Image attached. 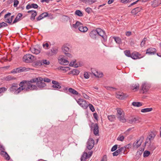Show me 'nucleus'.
<instances>
[{"mask_svg": "<svg viewBox=\"0 0 161 161\" xmlns=\"http://www.w3.org/2000/svg\"><path fill=\"white\" fill-rule=\"evenodd\" d=\"M21 86V91L24 90L25 92L37 90V87L35 85L31 84L29 81L23 80L21 81L19 84Z\"/></svg>", "mask_w": 161, "mask_h": 161, "instance_id": "1", "label": "nucleus"}, {"mask_svg": "<svg viewBox=\"0 0 161 161\" xmlns=\"http://www.w3.org/2000/svg\"><path fill=\"white\" fill-rule=\"evenodd\" d=\"M8 91L15 94H18L22 91L21 86L18 87V84L16 83H14L11 85Z\"/></svg>", "mask_w": 161, "mask_h": 161, "instance_id": "2", "label": "nucleus"}, {"mask_svg": "<svg viewBox=\"0 0 161 161\" xmlns=\"http://www.w3.org/2000/svg\"><path fill=\"white\" fill-rule=\"evenodd\" d=\"M79 105L84 109H86L88 107V103L87 101L81 98H79L77 100H76Z\"/></svg>", "mask_w": 161, "mask_h": 161, "instance_id": "3", "label": "nucleus"}, {"mask_svg": "<svg viewBox=\"0 0 161 161\" xmlns=\"http://www.w3.org/2000/svg\"><path fill=\"white\" fill-rule=\"evenodd\" d=\"M37 83H36V86L37 87V90H38V88H39L40 89H43V88L46 86V83L43 81V78L40 77Z\"/></svg>", "mask_w": 161, "mask_h": 161, "instance_id": "4", "label": "nucleus"}, {"mask_svg": "<svg viewBox=\"0 0 161 161\" xmlns=\"http://www.w3.org/2000/svg\"><path fill=\"white\" fill-rule=\"evenodd\" d=\"M42 61H25L26 63H29L30 65L35 68H39L42 65Z\"/></svg>", "mask_w": 161, "mask_h": 161, "instance_id": "5", "label": "nucleus"}, {"mask_svg": "<svg viewBox=\"0 0 161 161\" xmlns=\"http://www.w3.org/2000/svg\"><path fill=\"white\" fill-rule=\"evenodd\" d=\"M91 129L93 128V131L94 134L96 136H99V127L97 124L96 123L94 124L92 123V125L91 126Z\"/></svg>", "mask_w": 161, "mask_h": 161, "instance_id": "6", "label": "nucleus"}, {"mask_svg": "<svg viewBox=\"0 0 161 161\" xmlns=\"http://www.w3.org/2000/svg\"><path fill=\"white\" fill-rule=\"evenodd\" d=\"M151 87L150 84L146 82H144L142 84L141 86V89L143 91V93L147 92Z\"/></svg>", "mask_w": 161, "mask_h": 161, "instance_id": "7", "label": "nucleus"}, {"mask_svg": "<svg viewBox=\"0 0 161 161\" xmlns=\"http://www.w3.org/2000/svg\"><path fill=\"white\" fill-rule=\"evenodd\" d=\"M98 36H101L104 40L107 39V36L105 35L104 31L101 28H97L96 29Z\"/></svg>", "mask_w": 161, "mask_h": 161, "instance_id": "8", "label": "nucleus"}, {"mask_svg": "<svg viewBox=\"0 0 161 161\" xmlns=\"http://www.w3.org/2000/svg\"><path fill=\"white\" fill-rule=\"evenodd\" d=\"M155 136L156 134L155 132L152 131L149 132L146 139L145 144L148 143L149 142V141L150 142H151V141L154 139Z\"/></svg>", "mask_w": 161, "mask_h": 161, "instance_id": "9", "label": "nucleus"}, {"mask_svg": "<svg viewBox=\"0 0 161 161\" xmlns=\"http://www.w3.org/2000/svg\"><path fill=\"white\" fill-rule=\"evenodd\" d=\"M30 50L32 53L36 54H39L41 51V49L38 45H36L34 47H31Z\"/></svg>", "mask_w": 161, "mask_h": 161, "instance_id": "10", "label": "nucleus"}, {"mask_svg": "<svg viewBox=\"0 0 161 161\" xmlns=\"http://www.w3.org/2000/svg\"><path fill=\"white\" fill-rule=\"evenodd\" d=\"M82 62L81 61H72L70 63L69 65L70 66L76 68L82 66Z\"/></svg>", "mask_w": 161, "mask_h": 161, "instance_id": "11", "label": "nucleus"}, {"mask_svg": "<svg viewBox=\"0 0 161 161\" xmlns=\"http://www.w3.org/2000/svg\"><path fill=\"white\" fill-rule=\"evenodd\" d=\"M94 141L92 138H90L87 142V148L89 150L91 149L94 147Z\"/></svg>", "mask_w": 161, "mask_h": 161, "instance_id": "12", "label": "nucleus"}, {"mask_svg": "<svg viewBox=\"0 0 161 161\" xmlns=\"http://www.w3.org/2000/svg\"><path fill=\"white\" fill-rule=\"evenodd\" d=\"M143 56L142 55L138 52H134L131 53V58L133 59H136L142 58Z\"/></svg>", "mask_w": 161, "mask_h": 161, "instance_id": "13", "label": "nucleus"}, {"mask_svg": "<svg viewBox=\"0 0 161 161\" xmlns=\"http://www.w3.org/2000/svg\"><path fill=\"white\" fill-rule=\"evenodd\" d=\"M128 97L127 94H125L123 92H118L116 94V97L117 98L120 100H124Z\"/></svg>", "mask_w": 161, "mask_h": 161, "instance_id": "14", "label": "nucleus"}, {"mask_svg": "<svg viewBox=\"0 0 161 161\" xmlns=\"http://www.w3.org/2000/svg\"><path fill=\"white\" fill-rule=\"evenodd\" d=\"M35 57L30 54L25 55L23 58V60H35Z\"/></svg>", "mask_w": 161, "mask_h": 161, "instance_id": "15", "label": "nucleus"}, {"mask_svg": "<svg viewBox=\"0 0 161 161\" xmlns=\"http://www.w3.org/2000/svg\"><path fill=\"white\" fill-rule=\"evenodd\" d=\"M157 50L155 48L150 47L146 50V54H148L149 55H153L155 54Z\"/></svg>", "mask_w": 161, "mask_h": 161, "instance_id": "16", "label": "nucleus"}, {"mask_svg": "<svg viewBox=\"0 0 161 161\" xmlns=\"http://www.w3.org/2000/svg\"><path fill=\"white\" fill-rule=\"evenodd\" d=\"M52 83L53 84L52 87L54 88V89L58 90L61 88V86L58 82L53 80L52 81Z\"/></svg>", "mask_w": 161, "mask_h": 161, "instance_id": "17", "label": "nucleus"}, {"mask_svg": "<svg viewBox=\"0 0 161 161\" xmlns=\"http://www.w3.org/2000/svg\"><path fill=\"white\" fill-rule=\"evenodd\" d=\"M48 16V14L47 12H45L40 14L36 18V21H38Z\"/></svg>", "mask_w": 161, "mask_h": 161, "instance_id": "18", "label": "nucleus"}, {"mask_svg": "<svg viewBox=\"0 0 161 161\" xmlns=\"http://www.w3.org/2000/svg\"><path fill=\"white\" fill-rule=\"evenodd\" d=\"M142 9L141 7H136L132 10L131 13L133 15H136L142 10Z\"/></svg>", "mask_w": 161, "mask_h": 161, "instance_id": "19", "label": "nucleus"}, {"mask_svg": "<svg viewBox=\"0 0 161 161\" xmlns=\"http://www.w3.org/2000/svg\"><path fill=\"white\" fill-rule=\"evenodd\" d=\"M16 78L14 77H12L10 75H8L3 77L2 80L7 81H10L12 80H16Z\"/></svg>", "mask_w": 161, "mask_h": 161, "instance_id": "20", "label": "nucleus"}, {"mask_svg": "<svg viewBox=\"0 0 161 161\" xmlns=\"http://www.w3.org/2000/svg\"><path fill=\"white\" fill-rule=\"evenodd\" d=\"M0 155L3 156L6 160H9L10 157L8 153L4 151H2L0 152Z\"/></svg>", "mask_w": 161, "mask_h": 161, "instance_id": "21", "label": "nucleus"}, {"mask_svg": "<svg viewBox=\"0 0 161 161\" xmlns=\"http://www.w3.org/2000/svg\"><path fill=\"white\" fill-rule=\"evenodd\" d=\"M96 30H94L92 31L89 34V35L91 38L93 39H96L98 37Z\"/></svg>", "mask_w": 161, "mask_h": 161, "instance_id": "22", "label": "nucleus"}, {"mask_svg": "<svg viewBox=\"0 0 161 161\" xmlns=\"http://www.w3.org/2000/svg\"><path fill=\"white\" fill-rule=\"evenodd\" d=\"M142 141L140 139L137 140L136 142H134L133 144V146L134 148L137 149L138 148L141 144Z\"/></svg>", "mask_w": 161, "mask_h": 161, "instance_id": "23", "label": "nucleus"}, {"mask_svg": "<svg viewBox=\"0 0 161 161\" xmlns=\"http://www.w3.org/2000/svg\"><path fill=\"white\" fill-rule=\"evenodd\" d=\"M23 14H22L20 13H18L16 18L13 22L12 24H14L20 21L21 19V18Z\"/></svg>", "mask_w": 161, "mask_h": 161, "instance_id": "24", "label": "nucleus"}, {"mask_svg": "<svg viewBox=\"0 0 161 161\" xmlns=\"http://www.w3.org/2000/svg\"><path fill=\"white\" fill-rule=\"evenodd\" d=\"M62 49L63 51L65 54V53H67L66 52H69L70 50L69 48L67 46V44L64 45L62 47Z\"/></svg>", "mask_w": 161, "mask_h": 161, "instance_id": "25", "label": "nucleus"}, {"mask_svg": "<svg viewBox=\"0 0 161 161\" xmlns=\"http://www.w3.org/2000/svg\"><path fill=\"white\" fill-rule=\"evenodd\" d=\"M139 122L138 119L136 118H132L129 120V123L130 124L138 122Z\"/></svg>", "mask_w": 161, "mask_h": 161, "instance_id": "26", "label": "nucleus"}, {"mask_svg": "<svg viewBox=\"0 0 161 161\" xmlns=\"http://www.w3.org/2000/svg\"><path fill=\"white\" fill-rule=\"evenodd\" d=\"M82 1L86 4H92L97 1V0H82Z\"/></svg>", "mask_w": 161, "mask_h": 161, "instance_id": "27", "label": "nucleus"}, {"mask_svg": "<svg viewBox=\"0 0 161 161\" xmlns=\"http://www.w3.org/2000/svg\"><path fill=\"white\" fill-rule=\"evenodd\" d=\"M79 30L81 32H86L88 28L86 26H83L82 25L80 26L78 28Z\"/></svg>", "mask_w": 161, "mask_h": 161, "instance_id": "28", "label": "nucleus"}, {"mask_svg": "<svg viewBox=\"0 0 161 161\" xmlns=\"http://www.w3.org/2000/svg\"><path fill=\"white\" fill-rule=\"evenodd\" d=\"M116 109L117 110V115L118 116V115H124V113L122 109L119 108H117Z\"/></svg>", "mask_w": 161, "mask_h": 161, "instance_id": "29", "label": "nucleus"}, {"mask_svg": "<svg viewBox=\"0 0 161 161\" xmlns=\"http://www.w3.org/2000/svg\"><path fill=\"white\" fill-rule=\"evenodd\" d=\"M88 158H87V153L84 152L81 156V161H86V159Z\"/></svg>", "mask_w": 161, "mask_h": 161, "instance_id": "30", "label": "nucleus"}, {"mask_svg": "<svg viewBox=\"0 0 161 161\" xmlns=\"http://www.w3.org/2000/svg\"><path fill=\"white\" fill-rule=\"evenodd\" d=\"M40 77H38L37 78H34L31 79L30 80H28L29 82L31 84L33 83H37Z\"/></svg>", "mask_w": 161, "mask_h": 161, "instance_id": "31", "label": "nucleus"}, {"mask_svg": "<svg viewBox=\"0 0 161 161\" xmlns=\"http://www.w3.org/2000/svg\"><path fill=\"white\" fill-rule=\"evenodd\" d=\"M68 91L69 92L73 94L77 95L79 94V93L77 91L72 88H69L68 89Z\"/></svg>", "mask_w": 161, "mask_h": 161, "instance_id": "32", "label": "nucleus"}, {"mask_svg": "<svg viewBox=\"0 0 161 161\" xmlns=\"http://www.w3.org/2000/svg\"><path fill=\"white\" fill-rule=\"evenodd\" d=\"M113 38L114 39V40L117 43L119 44L121 43V40L119 37L116 36H114Z\"/></svg>", "mask_w": 161, "mask_h": 161, "instance_id": "33", "label": "nucleus"}, {"mask_svg": "<svg viewBox=\"0 0 161 161\" xmlns=\"http://www.w3.org/2000/svg\"><path fill=\"white\" fill-rule=\"evenodd\" d=\"M75 15L79 17H82L83 15L82 12L79 10H76L75 12Z\"/></svg>", "mask_w": 161, "mask_h": 161, "instance_id": "34", "label": "nucleus"}, {"mask_svg": "<svg viewBox=\"0 0 161 161\" xmlns=\"http://www.w3.org/2000/svg\"><path fill=\"white\" fill-rule=\"evenodd\" d=\"M37 13L36 11H34V12L32 13L30 17V19L32 21H33L35 19V17L37 15Z\"/></svg>", "mask_w": 161, "mask_h": 161, "instance_id": "35", "label": "nucleus"}, {"mask_svg": "<svg viewBox=\"0 0 161 161\" xmlns=\"http://www.w3.org/2000/svg\"><path fill=\"white\" fill-rule=\"evenodd\" d=\"M80 72L79 70L76 69H74L70 72V74H72L73 75H78Z\"/></svg>", "mask_w": 161, "mask_h": 161, "instance_id": "36", "label": "nucleus"}, {"mask_svg": "<svg viewBox=\"0 0 161 161\" xmlns=\"http://www.w3.org/2000/svg\"><path fill=\"white\" fill-rule=\"evenodd\" d=\"M118 119L122 122H125L126 121V119L124 118V115H118L117 117Z\"/></svg>", "mask_w": 161, "mask_h": 161, "instance_id": "37", "label": "nucleus"}, {"mask_svg": "<svg viewBox=\"0 0 161 161\" xmlns=\"http://www.w3.org/2000/svg\"><path fill=\"white\" fill-rule=\"evenodd\" d=\"M82 25V24L79 21L76 22L75 24H73V27L75 28H77L78 26Z\"/></svg>", "mask_w": 161, "mask_h": 161, "instance_id": "38", "label": "nucleus"}, {"mask_svg": "<svg viewBox=\"0 0 161 161\" xmlns=\"http://www.w3.org/2000/svg\"><path fill=\"white\" fill-rule=\"evenodd\" d=\"M160 4V3H158V0H155L153 1L152 6L153 7L155 8L158 6Z\"/></svg>", "mask_w": 161, "mask_h": 161, "instance_id": "39", "label": "nucleus"}, {"mask_svg": "<svg viewBox=\"0 0 161 161\" xmlns=\"http://www.w3.org/2000/svg\"><path fill=\"white\" fill-rule=\"evenodd\" d=\"M132 105L135 107H139L142 105V103L140 102H133Z\"/></svg>", "mask_w": 161, "mask_h": 161, "instance_id": "40", "label": "nucleus"}, {"mask_svg": "<svg viewBox=\"0 0 161 161\" xmlns=\"http://www.w3.org/2000/svg\"><path fill=\"white\" fill-rule=\"evenodd\" d=\"M108 118L109 120L111 121H114L115 119V116L114 115H108Z\"/></svg>", "mask_w": 161, "mask_h": 161, "instance_id": "41", "label": "nucleus"}, {"mask_svg": "<svg viewBox=\"0 0 161 161\" xmlns=\"http://www.w3.org/2000/svg\"><path fill=\"white\" fill-rule=\"evenodd\" d=\"M153 109L152 108H147L142 109L141 110V112L142 113H146L149 112L152 110Z\"/></svg>", "mask_w": 161, "mask_h": 161, "instance_id": "42", "label": "nucleus"}, {"mask_svg": "<svg viewBox=\"0 0 161 161\" xmlns=\"http://www.w3.org/2000/svg\"><path fill=\"white\" fill-rule=\"evenodd\" d=\"M59 69H61L65 71H67L70 69V68L69 67H64L63 66L59 67L58 68Z\"/></svg>", "mask_w": 161, "mask_h": 161, "instance_id": "43", "label": "nucleus"}, {"mask_svg": "<svg viewBox=\"0 0 161 161\" xmlns=\"http://www.w3.org/2000/svg\"><path fill=\"white\" fill-rule=\"evenodd\" d=\"M139 85L138 84L135 85H132L131 86V88L132 90H138L139 89Z\"/></svg>", "mask_w": 161, "mask_h": 161, "instance_id": "44", "label": "nucleus"}, {"mask_svg": "<svg viewBox=\"0 0 161 161\" xmlns=\"http://www.w3.org/2000/svg\"><path fill=\"white\" fill-rule=\"evenodd\" d=\"M95 76L97 77H102L103 76V74L102 73H99L98 71H96V74H94Z\"/></svg>", "mask_w": 161, "mask_h": 161, "instance_id": "45", "label": "nucleus"}, {"mask_svg": "<svg viewBox=\"0 0 161 161\" xmlns=\"http://www.w3.org/2000/svg\"><path fill=\"white\" fill-rule=\"evenodd\" d=\"M124 52L125 55L126 56L131 58V54L130 51V50H125Z\"/></svg>", "mask_w": 161, "mask_h": 161, "instance_id": "46", "label": "nucleus"}, {"mask_svg": "<svg viewBox=\"0 0 161 161\" xmlns=\"http://www.w3.org/2000/svg\"><path fill=\"white\" fill-rule=\"evenodd\" d=\"M51 51L53 54H56L58 51V48L56 47H53V48L51 49Z\"/></svg>", "mask_w": 161, "mask_h": 161, "instance_id": "47", "label": "nucleus"}, {"mask_svg": "<svg viewBox=\"0 0 161 161\" xmlns=\"http://www.w3.org/2000/svg\"><path fill=\"white\" fill-rule=\"evenodd\" d=\"M18 68L19 69V71H18L19 72L25 71H27V69L25 67H20Z\"/></svg>", "mask_w": 161, "mask_h": 161, "instance_id": "48", "label": "nucleus"}, {"mask_svg": "<svg viewBox=\"0 0 161 161\" xmlns=\"http://www.w3.org/2000/svg\"><path fill=\"white\" fill-rule=\"evenodd\" d=\"M7 88L5 87H2L0 88V94L3 93L6 91Z\"/></svg>", "mask_w": 161, "mask_h": 161, "instance_id": "49", "label": "nucleus"}, {"mask_svg": "<svg viewBox=\"0 0 161 161\" xmlns=\"http://www.w3.org/2000/svg\"><path fill=\"white\" fill-rule=\"evenodd\" d=\"M121 153L120 150L119 149L113 153V156H117Z\"/></svg>", "mask_w": 161, "mask_h": 161, "instance_id": "50", "label": "nucleus"}, {"mask_svg": "<svg viewBox=\"0 0 161 161\" xmlns=\"http://www.w3.org/2000/svg\"><path fill=\"white\" fill-rule=\"evenodd\" d=\"M59 63L63 65H67L69 63V61H59Z\"/></svg>", "mask_w": 161, "mask_h": 161, "instance_id": "51", "label": "nucleus"}, {"mask_svg": "<svg viewBox=\"0 0 161 161\" xmlns=\"http://www.w3.org/2000/svg\"><path fill=\"white\" fill-rule=\"evenodd\" d=\"M150 153L149 151H145L143 153V157H148L150 154Z\"/></svg>", "mask_w": 161, "mask_h": 161, "instance_id": "52", "label": "nucleus"}, {"mask_svg": "<svg viewBox=\"0 0 161 161\" xmlns=\"http://www.w3.org/2000/svg\"><path fill=\"white\" fill-rule=\"evenodd\" d=\"M147 40V38H146V37H145L143 39V40L142 41L141 44H140L141 47H143L144 46V45L145 44V42Z\"/></svg>", "mask_w": 161, "mask_h": 161, "instance_id": "53", "label": "nucleus"}, {"mask_svg": "<svg viewBox=\"0 0 161 161\" xmlns=\"http://www.w3.org/2000/svg\"><path fill=\"white\" fill-rule=\"evenodd\" d=\"M8 24L5 22H3L0 23V28L8 26Z\"/></svg>", "mask_w": 161, "mask_h": 161, "instance_id": "54", "label": "nucleus"}, {"mask_svg": "<svg viewBox=\"0 0 161 161\" xmlns=\"http://www.w3.org/2000/svg\"><path fill=\"white\" fill-rule=\"evenodd\" d=\"M88 106L89 107L90 109L92 112H93L95 111L94 107L92 104L89 103L88 104Z\"/></svg>", "mask_w": 161, "mask_h": 161, "instance_id": "55", "label": "nucleus"}, {"mask_svg": "<svg viewBox=\"0 0 161 161\" xmlns=\"http://www.w3.org/2000/svg\"><path fill=\"white\" fill-rule=\"evenodd\" d=\"M124 139V137L123 136L119 135V136L118 137L117 140L119 141H123Z\"/></svg>", "mask_w": 161, "mask_h": 161, "instance_id": "56", "label": "nucleus"}, {"mask_svg": "<svg viewBox=\"0 0 161 161\" xmlns=\"http://www.w3.org/2000/svg\"><path fill=\"white\" fill-rule=\"evenodd\" d=\"M18 71H19V69L18 68L13 69L12 71H11V73L15 74L17 72H19Z\"/></svg>", "mask_w": 161, "mask_h": 161, "instance_id": "57", "label": "nucleus"}, {"mask_svg": "<svg viewBox=\"0 0 161 161\" xmlns=\"http://www.w3.org/2000/svg\"><path fill=\"white\" fill-rule=\"evenodd\" d=\"M118 145H115L111 149V151L113 152L116 150L117 148Z\"/></svg>", "mask_w": 161, "mask_h": 161, "instance_id": "58", "label": "nucleus"}, {"mask_svg": "<svg viewBox=\"0 0 161 161\" xmlns=\"http://www.w3.org/2000/svg\"><path fill=\"white\" fill-rule=\"evenodd\" d=\"M31 8L36 9L38 8V5L35 3H33L31 4Z\"/></svg>", "mask_w": 161, "mask_h": 161, "instance_id": "59", "label": "nucleus"}, {"mask_svg": "<svg viewBox=\"0 0 161 161\" xmlns=\"http://www.w3.org/2000/svg\"><path fill=\"white\" fill-rule=\"evenodd\" d=\"M43 82H47V83L49 82L51 80L50 79L47 78H43Z\"/></svg>", "mask_w": 161, "mask_h": 161, "instance_id": "60", "label": "nucleus"}, {"mask_svg": "<svg viewBox=\"0 0 161 161\" xmlns=\"http://www.w3.org/2000/svg\"><path fill=\"white\" fill-rule=\"evenodd\" d=\"M19 3V2L17 0H14V7H16L18 5Z\"/></svg>", "mask_w": 161, "mask_h": 161, "instance_id": "61", "label": "nucleus"}, {"mask_svg": "<svg viewBox=\"0 0 161 161\" xmlns=\"http://www.w3.org/2000/svg\"><path fill=\"white\" fill-rule=\"evenodd\" d=\"M84 75V77L86 79H88L90 76L88 74V73L87 72H85Z\"/></svg>", "mask_w": 161, "mask_h": 161, "instance_id": "62", "label": "nucleus"}, {"mask_svg": "<svg viewBox=\"0 0 161 161\" xmlns=\"http://www.w3.org/2000/svg\"><path fill=\"white\" fill-rule=\"evenodd\" d=\"M43 46L44 48L47 49L48 48L49 44L47 43H46L45 44H43Z\"/></svg>", "mask_w": 161, "mask_h": 161, "instance_id": "63", "label": "nucleus"}, {"mask_svg": "<svg viewBox=\"0 0 161 161\" xmlns=\"http://www.w3.org/2000/svg\"><path fill=\"white\" fill-rule=\"evenodd\" d=\"M107 157L106 155H104L101 161H107Z\"/></svg>", "mask_w": 161, "mask_h": 161, "instance_id": "64", "label": "nucleus"}]
</instances>
